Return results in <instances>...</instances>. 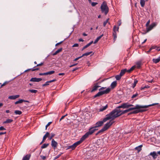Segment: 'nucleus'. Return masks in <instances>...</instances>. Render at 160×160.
<instances>
[{"label": "nucleus", "mask_w": 160, "mask_h": 160, "mask_svg": "<svg viewBox=\"0 0 160 160\" xmlns=\"http://www.w3.org/2000/svg\"><path fill=\"white\" fill-rule=\"evenodd\" d=\"M140 3L142 7H143L145 5V1L144 0H140Z\"/></svg>", "instance_id": "c756f323"}, {"label": "nucleus", "mask_w": 160, "mask_h": 160, "mask_svg": "<svg viewBox=\"0 0 160 160\" xmlns=\"http://www.w3.org/2000/svg\"><path fill=\"white\" fill-rule=\"evenodd\" d=\"M149 88V86H148V85H146L144 87H142L141 88V90H143L144 89L146 88Z\"/></svg>", "instance_id": "58836bf2"}, {"label": "nucleus", "mask_w": 160, "mask_h": 160, "mask_svg": "<svg viewBox=\"0 0 160 160\" xmlns=\"http://www.w3.org/2000/svg\"><path fill=\"white\" fill-rule=\"evenodd\" d=\"M39 69V68H35V69L32 68V71H35L38 70Z\"/></svg>", "instance_id": "13d9d810"}, {"label": "nucleus", "mask_w": 160, "mask_h": 160, "mask_svg": "<svg viewBox=\"0 0 160 160\" xmlns=\"http://www.w3.org/2000/svg\"><path fill=\"white\" fill-rule=\"evenodd\" d=\"M49 133L48 132H47L46 133V134L44 136L43 138L46 139L47 138L49 137Z\"/></svg>", "instance_id": "473e14b6"}, {"label": "nucleus", "mask_w": 160, "mask_h": 160, "mask_svg": "<svg viewBox=\"0 0 160 160\" xmlns=\"http://www.w3.org/2000/svg\"><path fill=\"white\" fill-rule=\"evenodd\" d=\"M158 104V103H157L148 105L142 106L139 105H137L134 107L130 108L128 109L124 110H121L120 109H118V108H116L111 112L110 113L112 116L113 119L114 120L116 118L121 116V115L128 112L132 110L140 108H147L149 107Z\"/></svg>", "instance_id": "f257e3e1"}, {"label": "nucleus", "mask_w": 160, "mask_h": 160, "mask_svg": "<svg viewBox=\"0 0 160 160\" xmlns=\"http://www.w3.org/2000/svg\"><path fill=\"white\" fill-rule=\"evenodd\" d=\"M23 102H29V101H28V100H24L23 99H20V100H19L16 102H15V104H18V103H22Z\"/></svg>", "instance_id": "ddd939ff"}, {"label": "nucleus", "mask_w": 160, "mask_h": 160, "mask_svg": "<svg viewBox=\"0 0 160 160\" xmlns=\"http://www.w3.org/2000/svg\"><path fill=\"white\" fill-rule=\"evenodd\" d=\"M110 91V89L109 88H107L106 90L103 91H100L98 92L94 96V98L99 97L104 94L108 93Z\"/></svg>", "instance_id": "39448f33"}, {"label": "nucleus", "mask_w": 160, "mask_h": 160, "mask_svg": "<svg viewBox=\"0 0 160 160\" xmlns=\"http://www.w3.org/2000/svg\"><path fill=\"white\" fill-rule=\"evenodd\" d=\"M156 50L158 51H160V47L157 46Z\"/></svg>", "instance_id": "69168bd1"}, {"label": "nucleus", "mask_w": 160, "mask_h": 160, "mask_svg": "<svg viewBox=\"0 0 160 160\" xmlns=\"http://www.w3.org/2000/svg\"><path fill=\"white\" fill-rule=\"evenodd\" d=\"M14 113L16 115H20L22 113V112L19 110H15Z\"/></svg>", "instance_id": "2f4dec72"}, {"label": "nucleus", "mask_w": 160, "mask_h": 160, "mask_svg": "<svg viewBox=\"0 0 160 160\" xmlns=\"http://www.w3.org/2000/svg\"><path fill=\"white\" fill-rule=\"evenodd\" d=\"M28 91L31 93H36L38 92V91L37 90L34 89H29L28 90Z\"/></svg>", "instance_id": "7c9ffc66"}, {"label": "nucleus", "mask_w": 160, "mask_h": 160, "mask_svg": "<svg viewBox=\"0 0 160 160\" xmlns=\"http://www.w3.org/2000/svg\"><path fill=\"white\" fill-rule=\"evenodd\" d=\"M43 64V62H41L40 63L38 64H37L36 65V67H38V66H41Z\"/></svg>", "instance_id": "bf43d9fd"}, {"label": "nucleus", "mask_w": 160, "mask_h": 160, "mask_svg": "<svg viewBox=\"0 0 160 160\" xmlns=\"http://www.w3.org/2000/svg\"><path fill=\"white\" fill-rule=\"evenodd\" d=\"M82 57L81 56H80V57H79L76 58H75L74 60H73V61H76L78 60L79 59L81 58Z\"/></svg>", "instance_id": "3c124183"}, {"label": "nucleus", "mask_w": 160, "mask_h": 160, "mask_svg": "<svg viewBox=\"0 0 160 160\" xmlns=\"http://www.w3.org/2000/svg\"><path fill=\"white\" fill-rule=\"evenodd\" d=\"M117 84V83L116 81H114L112 82L111 85V88L112 89L116 87Z\"/></svg>", "instance_id": "aec40b11"}, {"label": "nucleus", "mask_w": 160, "mask_h": 160, "mask_svg": "<svg viewBox=\"0 0 160 160\" xmlns=\"http://www.w3.org/2000/svg\"><path fill=\"white\" fill-rule=\"evenodd\" d=\"M139 110L138 109H137V110H134L132 112H131V113H133V114H136L139 113Z\"/></svg>", "instance_id": "79ce46f5"}, {"label": "nucleus", "mask_w": 160, "mask_h": 160, "mask_svg": "<svg viewBox=\"0 0 160 160\" xmlns=\"http://www.w3.org/2000/svg\"><path fill=\"white\" fill-rule=\"evenodd\" d=\"M6 128H4L3 127L1 126L0 127V130H5Z\"/></svg>", "instance_id": "052dcab7"}, {"label": "nucleus", "mask_w": 160, "mask_h": 160, "mask_svg": "<svg viewBox=\"0 0 160 160\" xmlns=\"http://www.w3.org/2000/svg\"><path fill=\"white\" fill-rule=\"evenodd\" d=\"M92 53V51L85 53L83 54L82 55V56H81V57H83L84 56H87L89 55L90 54H91Z\"/></svg>", "instance_id": "cd10ccee"}, {"label": "nucleus", "mask_w": 160, "mask_h": 160, "mask_svg": "<svg viewBox=\"0 0 160 160\" xmlns=\"http://www.w3.org/2000/svg\"><path fill=\"white\" fill-rule=\"evenodd\" d=\"M93 42V41H92L87 44L85 46L82 48V50H83L87 48L89 46H90L91 45Z\"/></svg>", "instance_id": "412c9836"}, {"label": "nucleus", "mask_w": 160, "mask_h": 160, "mask_svg": "<svg viewBox=\"0 0 160 160\" xmlns=\"http://www.w3.org/2000/svg\"><path fill=\"white\" fill-rule=\"evenodd\" d=\"M39 75H46V72H44L43 73H40L39 74Z\"/></svg>", "instance_id": "338daca9"}, {"label": "nucleus", "mask_w": 160, "mask_h": 160, "mask_svg": "<svg viewBox=\"0 0 160 160\" xmlns=\"http://www.w3.org/2000/svg\"><path fill=\"white\" fill-rule=\"evenodd\" d=\"M150 20H149L147 22V23L146 24V26L147 27H148V26H149V23H150Z\"/></svg>", "instance_id": "864d4df0"}, {"label": "nucleus", "mask_w": 160, "mask_h": 160, "mask_svg": "<svg viewBox=\"0 0 160 160\" xmlns=\"http://www.w3.org/2000/svg\"><path fill=\"white\" fill-rule=\"evenodd\" d=\"M138 82V81L136 79H135L134 80V82L132 85V87L134 88L136 86V84Z\"/></svg>", "instance_id": "e433bc0d"}, {"label": "nucleus", "mask_w": 160, "mask_h": 160, "mask_svg": "<svg viewBox=\"0 0 160 160\" xmlns=\"http://www.w3.org/2000/svg\"><path fill=\"white\" fill-rule=\"evenodd\" d=\"M49 81H47V82H46L45 83L43 84L42 85V86L43 87H44V86H46L48 85H49Z\"/></svg>", "instance_id": "37998d69"}, {"label": "nucleus", "mask_w": 160, "mask_h": 160, "mask_svg": "<svg viewBox=\"0 0 160 160\" xmlns=\"http://www.w3.org/2000/svg\"><path fill=\"white\" fill-rule=\"evenodd\" d=\"M122 77L121 76H120V75L119 74V75H117L115 76V78L117 80H119Z\"/></svg>", "instance_id": "4c0bfd02"}, {"label": "nucleus", "mask_w": 160, "mask_h": 160, "mask_svg": "<svg viewBox=\"0 0 160 160\" xmlns=\"http://www.w3.org/2000/svg\"><path fill=\"white\" fill-rule=\"evenodd\" d=\"M30 157V154H27L23 157L22 160H29Z\"/></svg>", "instance_id": "a211bd4d"}, {"label": "nucleus", "mask_w": 160, "mask_h": 160, "mask_svg": "<svg viewBox=\"0 0 160 160\" xmlns=\"http://www.w3.org/2000/svg\"><path fill=\"white\" fill-rule=\"evenodd\" d=\"M106 130L104 129V128H103L101 129L99 131H98V133H101V132H103L105 131Z\"/></svg>", "instance_id": "09e8293b"}, {"label": "nucleus", "mask_w": 160, "mask_h": 160, "mask_svg": "<svg viewBox=\"0 0 160 160\" xmlns=\"http://www.w3.org/2000/svg\"><path fill=\"white\" fill-rule=\"evenodd\" d=\"M119 27H117L116 26H114L113 28V36L114 37V42L116 40L117 38L116 31H118Z\"/></svg>", "instance_id": "0eeeda50"}, {"label": "nucleus", "mask_w": 160, "mask_h": 160, "mask_svg": "<svg viewBox=\"0 0 160 160\" xmlns=\"http://www.w3.org/2000/svg\"><path fill=\"white\" fill-rule=\"evenodd\" d=\"M95 128H96L94 127H93L89 129L88 131L85 134L83 135L85 139L88 138L90 135H92L96 131L98 130V129H96Z\"/></svg>", "instance_id": "20e7f679"}, {"label": "nucleus", "mask_w": 160, "mask_h": 160, "mask_svg": "<svg viewBox=\"0 0 160 160\" xmlns=\"http://www.w3.org/2000/svg\"><path fill=\"white\" fill-rule=\"evenodd\" d=\"M62 50V48H61L57 50L54 53L52 54L53 56H54L57 54L58 53L61 52Z\"/></svg>", "instance_id": "a878e982"}, {"label": "nucleus", "mask_w": 160, "mask_h": 160, "mask_svg": "<svg viewBox=\"0 0 160 160\" xmlns=\"http://www.w3.org/2000/svg\"><path fill=\"white\" fill-rule=\"evenodd\" d=\"M63 42V41H61V42H58V43H57V44H56L55 46H58V45H59L60 44H61Z\"/></svg>", "instance_id": "4d7b16f0"}, {"label": "nucleus", "mask_w": 160, "mask_h": 160, "mask_svg": "<svg viewBox=\"0 0 160 160\" xmlns=\"http://www.w3.org/2000/svg\"><path fill=\"white\" fill-rule=\"evenodd\" d=\"M78 64V63H76L72 64V65H70L69 66V67L70 68H71V67H73V66H76V65H77Z\"/></svg>", "instance_id": "0e129e2a"}, {"label": "nucleus", "mask_w": 160, "mask_h": 160, "mask_svg": "<svg viewBox=\"0 0 160 160\" xmlns=\"http://www.w3.org/2000/svg\"><path fill=\"white\" fill-rule=\"evenodd\" d=\"M109 19L108 18L107 19L106 21L104 22L103 25L104 27H105L106 24L108 22V21L109 20Z\"/></svg>", "instance_id": "a19ab883"}, {"label": "nucleus", "mask_w": 160, "mask_h": 160, "mask_svg": "<svg viewBox=\"0 0 160 160\" xmlns=\"http://www.w3.org/2000/svg\"><path fill=\"white\" fill-rule=\"evenodd\" d=\"M13 120L12 119H8L6 121L3 122V123L6 124L10 123L13 121Z\"/></svg>", "instance_id": "5701e85b"}, {"label": "nucleus", "mask_w": 160, "mask_h": 160, "mask_svg": "<svg viewBox=\"0 0 160 160\" xmlns=\"http://www.w3.org/2000/svg\"><path fill=\"white\" fill-rule=\"evenodd\" d=\"M135 66H133L130 69L127 70L128 72V73L130 72L135 68Z\"/></svg>", "instance_id": "c85d7f7f"}, {"label": "nucleus", "mask_w": 160, "mask_h": 160, "mask_svg": "<svg viewBox=\"0 0 160 160\" xmlns=\"http://www.w3.org/2000/svg\"><path fill=\"white\" fill-rule=\"evenodd\" d=\"M152 61L155 63L158 62L160 61V56L157 58L153 59H152Z\"/></svg>", "instance_id": "4be33fe9"}, {"label": "nucleus", "mask_w": 160, "mask_h": 160, "mask_svg": "<svg viewBox=\"0 0 160 160\" xmlns=\"http://www.w3.org/2000/svg\"><path fill=\"white\" fill-rule=\"evenodd\" d=\"M112 120H111L109 122L107 123L103 128L106 131L114 122V121H112Z\"/></svg>", "instance_id": "6e6552de"}, {"label": "nucleus", "mask_w": 160, "mask_h": 160, "mask_svg": "<svg viewBox=\"0 0 160 160\" xmlns=\"http://www.w3.org/2000/svg\"><path fill=\"white\" fill-rule=\"evenodd\" d=\"M142 108H140L138 109V110H139V112H144L147 110H146V109H142Z\"/></svg>", "instance_id": "ea45409f"}, {"label": "nucleus", "mask_w": 160, "mask_h": 160, "mask_svg": "<svg viewBox=\"0 0 160 160\" xmlns=\"http://www.w3.org/2000/svg\"><path fill=\"white\" fill-rule=\"evenodd\" d=\"M8 83V82H7V81L3 83L2 84H1V86L0 87V88H2V87Z\"/></svg>", "instance_id": "c03bdc74"}, {"label": "nucleus", "mask_w": 160, "mask_h": 160, "mask_svg": "<svg viewBox=\"0 0 160 160\" xmlns=\"http://www.w3.org/2000/svg\"><path fill=\"white\" fill-rule=\"evenodd\" d=\"M40 157L43 160H45L46 158V156H43V155H40Z\"/></svg>", "instance_id": "49530a36"}, {"label": "nucleus", "mask_w": 160, "mask_h": 160, "mask_svg": "<svg viewBox=\"0 0 160 160\" xmlns=\"http://www.w3.org/2000/svg\"><path fill=\"white\" fill-rule=\"evenodd\" d=\"M52 123V122H48V124L45 127V129L46 130L47 129V127L49 126Z\"/></svg>", "instance_id": "de8ad7c7"}, {"label": "nucleus", "mask_w": 160, "mask_h": 160, "mask_svg": "<svg viewBox=\"0 0 160 160\" xmlns=\"http://www.w3.org/2000/svg\"><path fill=\"white\" fill-rule=\"evenodd\" d=\"M121 23H122V22H121V20H119L118 22V27H119V26H120L121 25Z\"/></svg>", "instance_id": "5fc2aeb1"}, {"label": "nucleus", "mask_w": 160, "mask_h": 160, "mask_svg": "<svg viewBox=\"0 0 160 160\" xmlns=\"http://www.w3.org/2000/svg\"><path fill=\"white\" fill-rule=\"evenodd\" d=\"M103 36V35L102 34V35H101L100 36L98 37L94 41V43H96Z\"/></svg>", "instance_id": "393cba45"}, {"label": "nucleus", "mask_w": 160, "mask_h": 160, "mask_svg": "<svg viewBox=\"0 0 160 160\" xmlns=\"http://www.w3.org/2000/svg\"><path fill=\"white\" fill-rule=\"evenodd\" d=\"M42 80L41 78H32L30 80L31 82H39Z\"/></svg>", "instance_id": "f8f14e48"}, {"label": "nucleus", "mask_w": 160, "mask_h": 160, "mask_svg": "<svg viewBox=\"0 0 160 160\" xmlns=\"http://www.w3.org/2000/svg\"><path fill=\"white\" fill-rule=\"evenodd\" d=\"M98 84V83H96L95 86L93 87L92 90L91 91V92H94L95 91L97 90L98 88L100 87V86L97 85Z\"/></svg>", "instance_id": "2eb2a0df"}, {"label": "nucleus", "mask_w": 160, "mask_h": 160, "mask_svg": "<svg viewBox=\"0 0 160 160\" xmlns=\"http://www.w3.org/2000/svg\"><path fill=\"white\" fill-rule=\"evenodd\" d=\"M58 145V143L54 139H52L51 144L52 147L54 149H55L57 148Z\"/></svg>", "instance_id": "9d476101"}, {"label": "nucleus", "mask_w": 160, "mask_h": 160, "mask_svg": "<svg viewBox=\"0 0 160 160\" xmlns=\"http://www.w3.org/2000/svg\"><path fill=\"white\" fill-rule=\"evenodd\" d=\"M62 154V153H61V154H59L56 157H55L54 159H57V158H58Z\"/></svg>", "instance_id": "8fccbe9b"}, {"label": "nucleus", "mask_w": 160, "mask_h": 160, "mask_svg": "<svg viewBox=\"0 0 160 160\" xmlns=\"http://www.w3.org/2000/svg\"><path fill=\"white\" fill-rule=\"evenodd\" d=\"M138 93H136L135 94H133L132 97V98H135L137 96H138Z\"/></svg>", "instance_id": "603ef678"}, {"label": "nucleus", "mask_w": 160, "mask_h": 160, "mask_svg": "<svg viewBox=\"0 0 160 160\" xmlns=\"http://www.w3.org/2000/svg\"><path fill=\"white\" fill-rule=\"evenodd\" d=\"M67 114H66V115H64V116H62L61 117V118L60 119V121H61L62 119H63L64 118L65 116H67Z\"/></svg>", "instance_id": "680f3d73"}, {"label": "nucleus", "mask_w": 160, "mask_h": 160, "mask_svg": "<svg viewBox=\"0 0 160 160\" xmlns=\"http://www.w3.org/2000/svg\"><path fill=\"white\" fill-rule=\"evenodd\" d=\"M48 143H44L42 146L41 148H44L47 147L49 145Z\"/></svg>", "instance_id": "f704fd0d"}, {"label": "nucleus", "mask_w": 160, "mask_h": 160, "mask_svg": "<svg viewBox=\"0 0 160 160\" xmlns=\"http://www.w3.org/2000/svg\"><path fill=\"white\" fill-rule=\"evenodd\" d=\"M101 8L102 12H104L105 14L106 15L108 12L109 8L106 2H104L102 3L101 6Z\"/></svg>", "instance_id": "7ed1b4c3"}, {"label": "nucleus", "mask_w": 160, "mask_h": 160, "mask_svg": "<svg viewBox=\"0 0 160 160\" xmlns=\"http://www.w3.org/2000/svg\"><path fill=\"white\" fill-rule=\"evenodd\" d=\"M156 26V24L155 23H153L151 24L148 28H147V32H148L151 30Z\"/></svg>", "instance_id": "9b49d317"}, {"label": "nucleus", "mask_w": 160, "mask_h": 160, "mask_svg": "<svg viewBox=\"0 0 160 160\" xmlns=\"http://www.w3.org/2000/svg\"><path fill=\"white\" fill-rule=\"evenodd\" d=\"M149 155L152 156L154 159H155L157 158V155L156 152L155 151L151 152Z\"/></svg>", "instance_id": "dca6fc26"}, {"label": "nucleus", "mask_w": 160, "mask_h": 160, "mask_svg": "<svg viewBox=\"0 0 160 160\" xmlns=\"http://www.w3.org/2000/svg\"><path fill=\"white\" fill-rule=\"evenodd\" d=\"M109 119H112L113 120L112 116L110 112L106 116V117L102 121H100L97 122L96 123V126H94L95 128H98L101 127L103 123L106 122L107 120Z\"/></svg>", "instance_id": "f03ea898"}, {"label": "nucleus", "mask_w": 160, "mask_h": 160, "mask_svg": "<svg viewBox=\"0 0 160 160\" xmlns=\"http://www.w3.org/2000/svg\"><path fill=\"white\" fill-rule=\"evenodd\" d=\"M55 135V134H54V133H51V134H50V136L52 138H53V137H54Z\"/></svg>", "instance_id": "6e6d98bb"}, {"label": "nucleus", "mask_w": 160, "mask_h": 160, "mask_svg": "<svg viewBox=\"0 0 160 160\" xmlns=\"http://www.w3.org/2000/svg\"><path fill=\"white\" fill-rule=\"evenodd\" d=\"M133 106L132 104H129L127 103H123L121 105L117 107L116 108H118V109H119L120 108L125 109Z\"/></svg>", "instance_id": "423d86ee"}, {"label": "nucleus", "mask_w": 160, "mask_h": 160, "mask_svg": "<svg viewBox=\"0 0 160 160\" xmlns=\"http://www.w3.org/2000/svg\"><path fill=\"white\" fill-rule=\"evenodd\" d=\"M141 65V62H138L136 64V67L137 68H140Z\"/></svg>", "instance_id": "72a5a7b5"}, {"label": "nucleus", "mask_w": 160, "mask_h": 160, "mask_svg": "<svg viewBox=\"0 0 160 160\" xmlns=\"http://www.w3.org/2000/svg\"><path fill=\"white\" fill-rule=\"evenodd\" d=\"M108 108V105L107 104L106 106L102 107L99 109V112L103 111L106 110Z\"/></svg>", "instance_id": "6ab92c4d"}, {"label": "nucleus", "mask_w": 160, "mask_h": 160, "mask_svg": "<svg viewBox=\"0 0 160 160\" xmlns=\"http://www.w3.org/2000/svg\"><path fill=\"white\" fill-rule=\"evenodd\" d=\"M85 139V138L83 136L80 140L74 143L75 147H76L77 146L80 144Z\"/></svg>", "instance_id": "1a4fd4ad"}, {"label": "nucleus", "mask_w": 160, "mask_h": 160, "mask_svg": "<svg viewBox=\"0 0 160 160\" xmlns=\"http://www.w3.org/2000/svg\"><path fill=\"white\" fill-rule=\"evenodd\" d=\"M78 44L77 43H75L73 44V45L72 46V47H78Z\"/></svg>", "instance_id": "e2e57ef3"}, {"label": "nucleus", "mask_w": 160, "mask_h": 160, "mask_svg": "<svg viewBox=\"0 0 160 160\" xmlns=\"http://www.w3.org/2000/svg\"><path fill=\"white\" fill-rule=\"evenodd\" d=\"M76 147H75V146L74 145V144H73L71 146H68L67 149H71L72 150H73Z\"/></svg>", "instance_id": "bb28decb"}, {"label": "nucleus", "mask_w": 160, "mask_h": 160, "mask_svg": "<svg viewBox=\"0 0 160 160\" xmlns=\"http://www.w3.org/2000/svg\"><path fill=\"white\" fill-rule=\"evenodd\" d=\"M142 147V145H141L139 146H138L136 147L135 148V149L136 150H137L138 151V152H139L141 150H142L141 148Z\"/></svg>", "instance_id": "b1692460"}, {"label": "nucleus", "mask_w": 160, "mask_h": 160, "mask_svg": "<svg viewBox=\"0 0 160 160\" xmlns=\"http://www.w3.org/2000/svg\"><path fill=\"white\" fill-rule=\"evenodd\" d=\"M55 72L54 71H51L48 72H46V75H51Z\"/></svg>", "instance_id": "c9c22d12"}, {"label": "nucleus", "mask_w": 160, "mask_h": 160, "mask_svg": "<svg viewBox=\"0 0 160 160\" xmlns=\"http://www.w3.org/2000/svg\"><path fill=\"white\" fill-rule=\"evenodd\" d=\"M19 96H20L19 95L10 96L8 97V98L10 99H15L19 98Z\"/></svg>", "instance_id": "4468645a"}, {"label": "nucleus", "mask_w": 160, "mask_h": 160, "mask_svg": "<svg viewBox=\"0 0 160 160\" xmlns=\"http://www.w3.org/2000/svg\"><path fill=\"white\" fill-rule=\"evenodd\" d=\"M98 4L97 2H92L91 3L92 6V7H94L97 5Z\"/></svg>", "instance_id": "a18cd8bd"}, {"label": "nucleus", "mask_w": 160, "mask_h": 160, "mask_svg": "<svg viewBox=\"0 0 160 160\" xmlns=\"http://www.w3.org/2000/svg\"><path fill=\"white\" fill-rule=\"evenodd\" d=\"M56 81V80L55 79H53L52 80H50L49 81H48L49 83H51L52 82H54L55 81Z\"/></svg>", "instance_id": "774afa93"}, {"label": "nucleus", "mask_w": 160, "mask_h": 160, "mask_svg": "<svg viewBox=\"0 0 160 160\" xmlns=\"http://www.w3.org/2000/svg\"><path fill=\"white\" fill-rule=\"evenodd\" d=\"M126 72H128V70L126 68L122 69L121 70L120 74V76H122L124 75V74Z\"/></svg>", "instance_id": "f3484780"}]
</instances>
